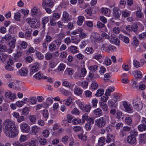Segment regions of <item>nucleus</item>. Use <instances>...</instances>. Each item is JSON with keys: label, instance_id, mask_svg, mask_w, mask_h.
<instances>
[{"label": "nucleus", "instance_id": "b1692460", "mask_svg": "<svg viewBox=\"0 0 146 146\" xmlns=\"http://www.w3.org/2000/svg\"><path fill=\"white\" fill-rule=\"evenodd\" d=\"M53 100L52 99L50 98H48L46 100L45 102L44 103V107L46 108L51 105L53 102Z\"/></svg>", "mask_w": 146, "mask_h": 146}, {"label": "nucleus", "instance_id": "f3484780", "mask_svg": "<svg viewBox=\"0 0 146 146\" xmlns=\"http://www.w3.org/2000/svg\"><path fill=\"white\" fill-rule=\"evenodd\" d=\"M113 15L116 18L119 17L121 14V11L120 9L117 7H114L113 9Z\"/></svg>", "mask_w": 146, "mask_h": 146}, {"label": "nucleus", "instance_id": "ea45409f", "mask_svg": "<svg viewBox=\"0 0 146 146\" xmlns=\"http://www.w3.org/2000/svg\"><path fill=\"white\" fill-rule=\"evenodd\" d=\"M9 56L5 53L1 54L0 55V60L2 61H5L8 58Z\"/></svg>", "mask_w": 146, "mask_h": 146}, {"label": "nucleus", "instance_id": "0eeeda50", "mask_svg": "<svg viewBox=\"0 0 146 146\" xmlns=\"http://www.w3.org/2000/svg\"><path fill=\"white\" fill-rule=\"evenodd\" d=\"M39 63L38 62H36L33 64L31 67L29 74L30 76L33 75L35 72H37L38 70Z\"/></svg>", "mask_w": 146, "mask_h": 146}, {"label": "nucleus", "instance_id": "49530a36", "mask_svg": "<svg viewBox=\"0 0 146 146\" xmlns=\"http://www.w3.org/2000/svg\"><path fill=\"white\" fill-rule=\"evenodd\" d=\"M125 121L126 124L130 125L132 123V120L131 117H126L125 119Z\"/></svg>", "mask_w": 146, "mask_h": 146}, {"label": "nucleus", "instance_id": "72a5a7b5", "mask_svg": "<svg viewBox=\"0 0 146 146\" xmlns=\"http://www.w3.org/2000/svg\"><path fill=\"white\" fill-rule=\"evenodd\" d=\"M80 32L79 33V36L80 38L83 39L86 37L87 35L84 33L83 30L81 28H80Z\"/></svg>", "mask_w": 146, "mask_h": 146}, {"label": "nucleus", "instance_id": "c9c22d12", "mask_svg": "<svg viewBox=\"0 0 146 146\" xmlns=\"http://www.w3.org/2000/svg\"><path fill=\"white\" fill-rule=\"evenodd\" d=\"M104 90L103 89H99L97 91L95 95L96 96H100L103 94L104 93Z\"/></svg>", "mask_w": 146, "mask_h": 146}, {"label": "nucleus", "instance_id": "393cba45", "mask_svg": "<svg viewBox=\"0 0 146 146\" xmlns=\"http://www.w3.org/2000/svg\"><path fill=\"white\" fill-rule=\"evenodd\" d=\"M106 142V138L104 137H103L99 138L98 141V144L100 146H103Z\"/></svg>", "mask_w": 146, "mask_h": 146}, {"label": "nucleus", "instance_id": "4c0bfd02", "mask_svg": "<svg viewBox=\"0 0 146 146\" xmlns=\"http://www.w3.org/2000/svg\"><path fill=\"white\" fill-rule=\"evenodd\" d=\"M116 118L117 119L119 120H121L123 119V114L121 111H118L116 113Z\"/></svg>", "mask_w": 146, "mask_h": 146}, {"label": "nucleus", "instance_id": "5701e85b", "mask_svg": "<svg viewBox=\"0 0 146 146\" xmlns=\"http://www.w3.org/2000/svg\"><path fill=\"white\" fill-rule=\"evenodd\" d=\"M32 29H31L29 28L25 33V38L28 39L31 36Z\"/></svg>", "mask_w": 146, "mask_h": 146}, {"label": "nucleus", "instance_id": "9d476101", "mask_svg": "<svg viewBox=\"0 0 146 146\" xmlns=\"http://www.w3.org/2000/svg\"><path fill=\"white\" fill-rule=\"evenodd\" d=\"M86 73V69L85 68H82L81 69L80 72L76 73L75 74V76L76 78L84 77L85 76Z\"/></svg>", "mask_w": 146, "mask_h": 146}, {"label": "nucleus", "instance_id": "e2e57ef3", "mask_svg": "<svg viewBox=\"0 0 146 146\" xmlns=\"http://www.w3.org/2000/svg\"><path fill=\"white\" fill-rule=\"evenodd\" d=\"M55 19L52 18L50 17V24L52 26H54L56 25V22L55 21Z\"/></svg>", "mask_w": 146, "mask_h": 146}, {"label": "nucleus", "instance_id": "7ed1b4c3", "mask_svg": "<svg viewBox=\"0 0 146 146\" xmlns=\"http://www.w3.org/2000/svg\"><path fill=\"white\" fill-rule=\"evenodd\" d=\"M134 108L137 110H139L142 109L143 105L141 100L137 98L134 99L133 102Z\"/></svg>", "mask_w": 146, "mask_h": 146}, {"label": "nucleus", "instance_id": "864d4df0", "mask_svg": "<svg viewBox=\"0 0 146 146\" xmlns=\"http://www.w3.org/2000/svg\"><path fill=\"white\" fill-rule=\"evenodd\" d=\"M27 139V138L25 135H21L19 138V141L20 143H22L26 141Z\"/></svg>", "mask_w": 146, "mask_h": 146}, {"label": "nucleus", "instance_id": "052dcab7", "mask_svg": "<svg viewBox=\"0 0 146 146\" xmlns=\"http://www.w3.org/2000/svg\"><path fill=\"white\" fill-rule=\"evenodd\" d=\"M100 105L101 106V108L103 111H106L108 110V106L106 104H104V103L102 104V103H100Z\"/></svg>", "mask_w": 146, "mask_h": 146}, {"label": "nucleus", "instance_id": "473e14b6", "mask_svg": "<svg viewBox=\"0 0 146 146\" xmlns=\"http://www.w3.org/2000/svg\"><path fill=\"white\" fill-rule=\"evenodd\" d=\"M94 114L97 117L100 116L102 113V111L100 108H97L94 111Z\"/></svg>", "mask_w": 146, "mask_h": 146}, {"label": "nucleus", "instance_id": "8fccbe9b", "mask_svg": "<svg viewBox=\"0 0 146 146\" xmlns=\"http://www.w3.org/2000/svg\"><path fill=\"white\" fill-rule=\"evenodd\" d=\"M98 68V66L95 65L89 66V68L91 72H93L96 71L97 70Z\"/></svg>", "mask_w": 146, "mask_h": 146}, {"label": "nucleus", "instance_id": "e433bc0d", "mask_svg": "<svg viewBox=\"0 0 146 146\" xmlns=\"http://www.w3.org/2000/svg\"><path fill=\"white\" fill-rule=\"evenodd\" d=\"M62 42V40H60L59 39H57L54 40L53 42V43H54V44H55L56 46V47L57 48H58L61 44Z\"/></svg>", "mask_w": 146, "mask_h": 146}, {"label": "nucleus", "instance_id": "2eb2a0df", "mask_svg": "<svg viewBox=\"0 0 146 146\" xmlns=\"http://www.w3.org/2000/svg\"><path fill=\"white\" fill-rule=\"evenodd\" d=\"M49 21V18L47 17H44L42 18L41 21V26L44 30H45V25Z\"/></svg>", "mask_w": 146, "mask_h": 146}, {"label": "nucleus", "instance_id": "20e7f679", "mask_svg": "<svg viewBox=\"0 0 146 146\" xmlns=\"http://www.w3.org/2000/svg\"><path fill=\"white\" fill-rule=\"evenodd\" d=\"M91 38L92 40L94 42H102L104 41L100 35L97 33H92L91 35Z\"/></svg>", "mask_w": 146, "mask_h": 146}, {"label": "nucleus", "instance_id": "f8f14e48", "mask_svg": "<svg viewBox=\"0 0 146 146\" xmlns=\"http://www.w3.org/2000/svg\"><path fill=\"white\" fill-rule=\"evenodd\" d=\"M68 52L73 54H75L79 52L77 46L72 45L69 47L68 49Z\"/></svg>", "mask_w": 146, "mask_h": 146}, {"label": "nucleus", "instance_id": "9b49d317", "mask_svg": "<svg viewBox=\"0 0 146 146\" xmlns=\"http://www.w3.org/2000/svg\"><path fill=\"white\" fill-rule=\"evenodd\" d=\"M61 19L62 21L64 22L67 23L70 21V19L69 14L66 11H64Z\"/></svg>", "mask_w": 146, "mask_h": 146}, {"label": "nucleus", "instance_id": "0e129e2a", "mask_svg": "<svg viewBox=\"0 0 146 146\" xmlns=\"http://www.w3.org/2000/svg\"><path fill=\"white\" fill-rule=\"evenodd\" d=\"M30 146H37V142L36 140H31L29 143Z\"/></svg>", "mask_w": 146, "mask_h": 146}, {"label": "nucleus", "instance_id": "338daca9", "mask_svg": "<svg viewBox=\"0 0 146 146\" xmlns=\"http://www.w3.org/2000/svg\"><path fill=\"white\" fill-rule=\"evenodd\" d=\"M97 26L98 28L101 29L105 27L104 23H102L100 21H98L97 23Z\"/></svg>", "mask_w": 146, "mask_h": 146}, {"label": "nucleus", "instance_id": "09e8293b", "mask_svg": "<svg viewBox=\"0 0 146 146\" xmlns=\"http://www.w3.org/2000/svg\"><path fill=\"white\" fill-rule=\"evenodd\" d=\"M89 117H90L88 116L87 114L85 113L82 116V120L81 122L84 123L85 120L87 121Z\"/></svg>", "mask_w": 146, "mask_h": 146}, {"label": "nucleus", "instance_id": "412c9836", "mask_svg": "<svg viewBox=\"0 0 146 146\" xmlns=\"http://www.w3.org/2000/svg\"><path fill=\"white\" fill-rule=\"evenodd\" d=\"M72 97L71 96L68 97L67 99L63 100L62 102L63 104H65L66 105L69 106L72 103Z\"/></svg>", "mask_w": 146, "mask_h": 146}, {"label": "nucleus", "instance_id": "ddd939ff", "mask_svg": "<svg viewBox=\"0 0 146 146\" xmlns=\"http://www.w3.org/2000/svg\"><path fill=\"white\" fill-rule=\"evenodd\" d=\"M127 141L129 144L133 145L136 144L137 141L136 138L129 135L127 137Z\"/></svg>", "mask_w": 146, "mask_h": 146}, {"label": "nucleus", "instance_id": "c03bdc74", "mask_svg": "<svg viewBox=\"0 0 146 146\" xmlns=\"http://www.w3.org/2000/svg\"><path fill=\"white\" fill-rule=\"evenodd\" d=\"M140 40H143L146 38V31L143 32L138 36Z\"/></svg>", "mask_w": 146, "mask_h": 146}, {"label": "nucleus", "instance_id": "c756f323", "mask_svg": "<svg viewBox=\"0 0 146 146\" xmlns=\"http://www.w3.org/2000/svg\"><path fill=\"white\" fill-rule=\"evenodd\" d=\"M114 90V87L113 86H110L106 89L105 95H107L108 96H110V93L113 92Z\"/></svg>", "mask_w": 146, "mask_h": 146}, {"label": "nucleus", "instance_id": "5fc2aeb1", "mask_svg": "<svg viewBox=\"0 0 146 146\" xmlns=\"http://www.w3.org/2000/svg\"><path fill=\"white\" fill-rule=\"evenodd\" d=\"M7 51V47L5 45L0 44V52H5Z\"/></svg>", "mask_w": 146, "mask_h": 146}, {"label": "nucleus", "instance_id": "79ce46f5", "mask_svg": "<svg viewBox=\"0 0 146 146\" xmlns=\"http://www.w3.org/2000/svg\"><path fill=\"white\" fill-rule=\"evenodd\" d=\"M130 12L127 10H124L121 12L122 15L124 17H126L130 15Z\"/></svg>", "mask_w": 146, "mask_h": 146}, {"label": "nucleus", "instance_id": "a18cd8bd", "mask_svg": "<svg viewBox=\"0 0 146 146\" xmlns=\"http://www.w3.org/2000/svg\"><path fill=\"white\" fill-rule=\"evenodd\" d=\"M78 138L80 139L83 141H85L87 140V137L86 136L84 135L82 133H80L78 135Z\"/></svg>", "mask_w": 146, "mask_h": 146}, {"label": "nucleus", "instance_id": "bf43d9fd", "mask_svg": "<svg viewBox=\"0 0 146 146\" xmlns=\"http://www.w3.org/2000/svg\"><path fill=\"white\" fill-rule=\"evenodd\" d=\"M133 64L134 66L136 68H139L141 66L139 62L136 60H133Z\"/></svg>", "mask_w": 146, "mask_h": 146}, {"label": "nucleus", "instance_id": "aec40b11", "mask_svg": "<svg viewBox=\"0 0 146 146\" xmlns=\"http://www.w3.org/2000/svg\"><path fill=\"white\" fill-rule=\"evenodd\" d=\"M33 77L36 79H47V77L46 76H43L42 74L40 72H38L37 73H36L34 76Z\"/></svg>", "mask_w": 146, "mask_h": 146}, {"label": "nucleus", "instance_id": "423d86ee", "mask_svg": "<svg viewBox=\"0 0 146 146\" xmlns=\"http://www.w3.org/2000/svg\"><path fill=\"white\" fill-rule=\"evenodd\" d=\"M122 105L125 109V111L129 113H131L132 112L133 108L131 105L128 104L125 101H123L122 102Z\"/></svg>", "mask_w": 146, "mask_h": 146}, {"label": "nucleus", "instance_id": "603ef678", "mask_svg": "<svg viewBox=\"0 0 146 146\" xmlns=\"http://www.w3.org/2000/svg\"><path fill=\"white\" fill-rule=\"evenodd\" d=\"M98 87V84L96 82L93 81L91 84V87L92 89L96 90Z\"/></svg>", "mask_w": 146, "mask_h": 146}, {"label": "nucleus", "instance_id": "c85d7f7f", "mask_svg": "<svg viewBox=\"0 0 146 146\" xmlns=\"http://www.w3.org/2000/svg\"><path fill=\"white\" fill-rule=\"evenodd\" d=\"M109 40H110V42L112 43L115 44L117 45H119V40L117 38L112 37L111 38H110V39Z\"/></svg>", "mask_w": 146, "mask_h": 146}, {"label": "nucleus", "instance_id": "de8ad7c7", "mask_svg": "<svg viewBox=\"0 0 146 146\" xmlns=\"http://www.w3.org/2000/svg\"><path fill=\"white\" fill-rule=\"evenodd\" d=\"M73 130L74 132H78L82 130V128L80 126H76L74 127Z\"/></svg>", "mask_w": 146, "mask_h": 146}, {"label": "nucleus", "instance_id": "f257e3e1", "mask_svg": "<svg viewBox=\"0 0 146 146\" xmlns=\"http://www.w3.org/2000/svg\"><path fill=\"white\" fill-rule=\"evenodd\" d=\"M3 129L5 134L9 137H15L19 133L15 122L10 119H7L3 123Z\"/></svg>", "mask_w": 146, "mask_h": 146}, {"label": "nucleus", "instance_id": "f704fd0d", "mask_svg": "<svg viewBox=\"0 0 146 146\" xmlns=\"http://www.w3.org/2000/svg\"><path fill=\"white\" fill-rule=\"evenodd\" d=\"M130 134L129 135L135 138H136V137L138 135L137 131L135 130L131 131L130 132Z\"/></svg>", "mask_w": 146, "mask_h": 146}, {"label": "nucleus", "instance_id": "cd10ccee", "mask_svg": "<svg viewBox=\"0 0 146 146\" xmlns=\"http://www.w3.org/2000/svg\"><path fill=\"white\" fill-rule=\"evenodd\" d=\"M133 74L135 78L137 79L141 78L142 77V75L140 71H135L134 72Z\"/></svg>", "mask_w": 146, "mask_h": 146}, {"label": "nucleus", "instance_id": "a19ab883", "mask_svg": "<svg viewBox=\"0 0 146 146\" xmlns=\"http://www.w3.org/2000/svg\"><path fill=\"white\" fill-rule=\"evenodd\" d=\"M94 50L93 48L91 47H87L85 50V52L87 54H90L93 52Z\"/></svg>", "mask_w": 146, "mask_h": 146}, {"label": "nucleus", "instance_id": "a211bd4d", "mask_svg": "<svg viewBox=\"0 0 146 146\" xmlns=\"http://www.w3.org/2000/svg\"><path fill=\"white\" fill-rule=\"evenodd\" d=\"M28 71L27 69L25 68H22L20 69L19 73L20 76H26L27 74Z\"/></svg>", "mask_w": 146, "mask_h": 146}, {"label": "nucleus", "instance_id": "bb28decb", "mask_svg": "<svg viewBox=\"0 0 146 146\" xmlns=\"http://www.w3.org/2000/svg\"><path fill=\"white\" fill-rule=\"evenodd\" d=\"M114 138V136L111 134H108L107 135V138L106 139V142L107 143H109L112 141Z\"/></svg>", "mask_w": 146, "mask_h": 146}, {"label": "nucleus", "instance_id": "2f4dec72", "mask_svg": "<svg viewBox=\"0 0 146 146\" xmlns=\"http://www.w3.org/2000/svg\"><path fill=\"white\" fill-rule=\"evenodd\" d=\"M85 19V18L84 16H79L78 17V20L77 21V24L79 25H81L83 22V21Z\"/></svg>", "mask_w": 146, "mask_h": 146}, {"label": "nucleus", "instance_id": "3c124183", "mask_svg": "<svg viewBox=\"0 0 146 146\" xmlns=\"http://www.w3.org/2000/svg\"><path fill=\"white\" fill-rule=\"evenodd\" d=\"M36 56L39 60H41L43 59L44 56L40 52H37L36 53Z\"/></svg>", "mask_w": 146, "mask_h": 146}, {"label": "nucleus", "instance_id": "4468645a", "mask_svg": "<svg viewBox=\"0 0 146 146\" xmlns=\"http://www.w3.org/2000/svg\"><path fill=\"white\" fill-rule=\"evenodd\" d=\"M117 100L114 99H112L108 101V106L111 108H116L117 106Z\"/></svg>", "mask_w": 146, "mask_h": 146}, {"label": "nucleus", "instance_id": "39448f33", "mask_svg": "<svg viewBox=\"0 0 146 146\" xmlns=\"http://www.w3.org/2000/svg\"><path fill=\"white\" fill-rule=\"evenodd\" d=\"M20 129L23 132L28 133L30 129L29 125L26 122H23L19 125Z\"/></svg>", "mask_w": 146, "mask_h": 146}, {"label": "nucleus", "instance_id": "4d7b16f0", "mask_svg": "<svg viewBox=\"0 0 146 146\" xmlns=\"http://www.w3.org/2000/svg\"><path fill=\"white\" fill-rule=\"evenodd\" d=\"M27 46V43L25 41H22L20 44V49H26Z\"/></svg>", "mask_w": 146, "mask_h": 146}, {"label": "nucleus", "instance_id": "13d9d810", "mask_svg": "<svg viewBox=\"0 0 146 146\" xmlns=\"http://www.w3.org/2000/svg\"><path fill=\"white\" fill-rule=\"evenodd\" d=\"M29 111V107H25L22 110V113L23 114L26 115H27Z\"/></svg>", "mask_w": 146, "mask_h": 146}, {"label": "nucleus", "instance_id": "dca6fc26", "mask_svg": "<svg viewBox=\"0 0 146 146\" xmlns=\"http://www.w3.org/2000/svg\"><path fill=\"white\" fill-rule=\"evenodd\" d=\"M43 4L47 7L52 8L54 6V4L51 0H43Z\"/></svg>", "mask_w": 146, "mask_h": 146}, {"label": "nucleus", "instance_id": "1a4fd4ad", "mask_svg": "<svg viewBox=\"0 0 146 146\" xmlns=\"http://www.w3.org/2000/svg\"><path fill=\"white\" fill-rule=\"evenodd\" d=\"M40 23L39 21L35 18L32 19L31 24H30V27L36 29L39 26Z\"/></svg>", "mask_w": 146, "mask_h": 146}, {"label": "nucleus", "instance_id": "7c9ffc66", "mask_svg": "<svg viewBox=\"0 0 146 146\" xmlns=\"http://www.w3.org/2000/svg\"><path fill=\"white\" fill-rule=\"evenodd\" d=\"M40 130V128L37 126H34L32 127L31 132L32 133L35 134L38 133Z\"/></svg>", "mask_w": 146, "mask_h": 146}, {"label": "nucleus", "instance_id": "58836bf2", "mask_svg": "<svg viewBox=\"0 0 146 146\" xmlns=\"http://www.w3.org/2000/svg\"><path fill=\"white\" fill-rule=\"evenodd\" d=\"M138 128L139 131H142L146 130V125L141 124L139 125Z\"/></svg>", "mask_w": 146, "mask_h": 146}, {"label": "nucleus", "instance_id": "37998d69", "mask_svg": "<svg viewBox=\"0 0 146 146\" xmlns=\"http://www.w3.org/2000/svg\"><path fill=\"white\" fill-rule=\"evenodd\" d=\"M140 141L141 142L145 143H146V134L140 135Z\"/></svg>", "mask_w": 146, "mask_h": 146}, {"label": "nucleus", "instance_id": "f03ea898", "mask_svg": "<svg viewBox=\"0 0 146 146\" xmlns=\"http://www.w3.org/2000/svg\"><path fill=\"white\" fill-rule=\"evenodd\" d=\"M107 116L104 115L103 117H100L96 119L95 122V125L99 128H102L106 125Z\"/></svg>", "mask_w": 146, "mask_h": 146}, {"label": "nucleus", "instance_id": "6ab92c4d", "mask_svg": "<svg viewBox=\"0 0 146 146\" xmlns=\"http://www.w3.org/2000/svg\"><path fill=\"white\" fill-rule=\"evenodd\" d=\"M48 47L49 51L51 52L56 51L58 49L55 44L53 42L49 44Z\"/></svg>", "mask_w": 146, "mask_h": 146}, {"label": "nucleus", "instance_id": "774afa93", "mask_svg": "<svg viewBox=\"0 0 146 146\" xmlns=\"http://www.w3.org/2000/svg\"><path fill=\"white\" fill-rule=\"evenodd\" d=\"M29 101L30 104H35L36 103L37 100L36 98L33 97L30 98Z\"/></svg>", "mask_w": 146, "mask_h": 146}, {"label": "nucleus", "instance_id": "69168bd1", "mask_svg": "<svg viewBox=\"0 0 146 146\" xmlns=\"http://www.w3.org/2000/svg\"><path fill=\"white\" fill-rule=\"evenodd\" d=\"M21 14L19 13H16L14 15V18L17 21H20V18H21Z\"/></svg>", "mask_w": 146, "mask_h": 146}, {"label": "nucleus", "instance_id": "6e6552de", "mask_svg": "<svg viewBox=\"0 0 146 146\" xmlns=\"http://www.w3.org/2000/svg\"><path fill=\"white\" fill-rule=\"evenodd\" d=\"M79 106L80 109L83 111L89 112L92 108L91 106L89 104L84 105L82 103H80Z\"/></svg>", "mask_w": 146, "mask_h": 146}, {"label": "nucleus", "instance_id": "a878e982", "mask_svg": "<svg viewBox=\"0 0 146 146\" xmlns=\"http://www.w3.org/2000/svg\"><path fill=\"white\" fill-rule=\"evenodd\" d=\"M38 12V9L35 7L32 8L31 9V16L33 17H35L36 15Z\"/></svg>", "mask_w": 146, "mask_h": 146}, {"label": "nucleus", "instance_id": "4be33fe9", "mask_svg": "<svg viewBox=\"0 0 146 146\" xmlns=\"http://www.w3.org/2000/svg\"><path fill=\"white\" fill-rule=\"evenodd\" d=\"M83 90L79 88L77 86H76L74 87V93L78 96L81 95L83 92Z\"/></svg>", "mask_w": 146, "mask_h": 146}, {"label": "nucleus", "instance_id": "680f3d73", "mask_svg": "<svg viewBox=\"0 0 146 146\" xmlns=\"http://www.w3.org/2000/svg\"><path fill=\"white\" fill-rule=\"evenodd\" d=\"M72 122L73 124L77 125L78 123H81V121L80 119L78 118H75L73 120Z\"/></svg>", "mask_w": 146, "mask_h": 146}, {"label": "nucleus", "instance_id": "6e6d98bb", "mask_svg": "<svg viewBox=\"0 0 146 146\" xmlns=\"http://www.w3.org/2000/svg\"><path fill=\"white\" fill-rule=\"evenodd\" d=\"M27 145V143H26L20 144V142L18 141H16L13 143V146H26Z\"/></svg>", "mask_w": 146, "mask_h": 146}]
</instances>
